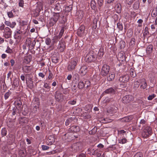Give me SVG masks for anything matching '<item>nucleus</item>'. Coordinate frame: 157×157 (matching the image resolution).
Wrapping results in <instances>:
<instances>
[{"label":"nucleus","mask_w":157,"mask_h":157,"mask_svg":"<svg viewBox=\"0 0 157 157\" xmlns=\"http://www.w3.org/2000/svg\"><path fill=\"white\" fill-rule=\"evenodd\" d=\"M117 110L118 108L116 106L112 105L107 108V111L109 114H113L116 113Z\"/></svg>","instance_id":"nucleus-7"},{"label":"nucleus","mask_w":157,"mask_h":157,"mask_svg":"<svg viewBox=\"0 0 157 157\" xmlns=\"http://www.w3.org/2000/svg\"><path fill=\"white\" fill-rule=\"evenodd\" d=\"M117 25V27L120 30H122L123 29V26L121 23L118 22Z\"/></svg>","instance_id":"nucleus-47"},{"label":"nucleus","mask_w":157,"mask_h":157,"mask_svg":"<svg viewBox=\"0 0 157 157\" xmlns=\"http://www.w3.org/2000/svg\"><path fill=\"white\" fill-rule=\"evenodd\" d=\"M95 59L94 56L92 55V53L88 52L87 53L85 56L84 60L86 62L89 63L93 61Z\"/></svg>","instance_id":"nucleus-3"},{"label":"nucleus","mask_w":157,"mask_h":157,"mask_svg":"<svg viewBox=\"0 0 157 157\" xmlns=\"http://www.w3.org/2000/svg\"><path fill=\"white\" fill-rule=\"evenodd\" d=\"M155 97V94H153L152 95H150L147 98V99L149 100H151L153 98H154Z\"/></svg>","instance_id":"nucleus-53"},{"label":"nucleus","mask_w":157,"mask_h":157,"mask_svg":"<svg viewBox=\"0 0 157 157\" xmlns=\"http://www.w3.org/2000/svg\"><path fill=\"white\" fill-rule=\"evenodd\" d=\"M41 147L42 149L44 151L47 150L49 148V147L44 145H42Z\"/></svg>","instance_id":"nucleus-56"},{"label":"nucleus","mask_w":157,"mask_h":157,"mask_svg":"<svg viewBox=\"0 0 157 157\" xmlns=\"http://www.w3.org/2000/svg\"><path fill=\"white\" fill-rule=\"evenodd\" d=\"M78 86L79 89H82L85 86V84L84 82L80 80L78 83Z\"/></svg>","instance_id":"nucleus-33"},{"label":"nucleus","mask_w":157,"mask_h":157,"mask_svg":"<svg viewBox=\"0 0 157 157\" xmlns=\"http://www.w3.org/2000/svg\"><path fill=\"white\" fill-rule=\"evenodd\" d=\"M22 35V32L19 30H16L14 32V37L17 42L20 41L21 39Z\"/></svg>","instance_id":"nucleus-5"},{"label":"nucleus","mask_w":157,"mask_h":157,"mask_svg":"<svg viewBox=\"0 0 157 157\" xmlns=\"http://www.w3.org/2000/svg\"><path fill=\"white\" fill-rule=\"evenodd\" d=\"M51 42V39L49 38H47L46 39L45 42L46 44L49 45Z\"/></svg>","instance_id":"nucleus-58"},{"label":"nucleus","mask_w":157,"mask_h":157,"mask_svg":"<svg viewBox=\"0 0 157 157\" xmlns=\"http://www.w3.org/2000/svg\"><path fill=\"white\" fill-rule=\"evenodd\" d=\"M10 92L9 90L4 95V97L5 100L9 98L10 95Z\"/></svg>","instance_id":"nucleus-44"},{"label":"nucleus","mask_w":157,"mask_h":157,"mask_svg":"<svg viewBox=\"0 0 157 157\" xmlns=\"http://www.w3.org/2000/svg\"><path fill=\"white\" fill-rule=\"evenodd\" d=\"M97 130V128L95 127L91 131H89V133L90 134H94L96 132Z\"/></svg>","instance_id":"nucleus-37"},{"label":"nucleus","mask_w":157,"mask_h":157,"mask_svg":"<svg viewBox=\"0 0 157 157\" xmlns=\"http://www.w3.org/2000/svg\"><path fill=\"white\" fill-rule=\"evenodd\" d=\"M49 74L48 75V77L47 78V79H48L49 80H52L53 77V75L52 73L50 71V70H49Z\"/></svg>","instance_id":"nucleus-50"},{"label":"nucleus","mask_w":157,"mask_h":157,"mask_svg":"<svg viewBox=\"0 0 157 157\" xmlns=\"http://www.w3.org/2000/svg\"><path fill=\"white\" fill-rule=\"evenodd\" d=\"M130 73L131 76L133 78L135 77L136 75V72H135V70L132 68H131L130 69Z\"/></svg>","instance_id":"nucleus-31"},{"label":"nucleus","mask_w":157,"mask_h":157,"mask_svg":"<svg viewBox=\"0 0 157 157\" xmlns=\"http://www.w3.org/2000/svg\"><path fill=\"white\" fill-rule=\"evenodd\" d=\"M64 31V27H62L59 35L56 36L58 39H60L62 37Z\"/></svg>","instance_id":"nucleus-25"},{"label":"nucleus","mask_w":157,"mask_h":157,"mask_svg":"<svg viewBox=\"0 0 157 157\" xmlns=\"http://www.w3.org/2000/svg\"><path fill=\"white\" fill-rule=\"evenodd\" d=\"M85 85H86V88H88L90 85V83L89 81L86 80L85 82Z\"/></svg>","instance_id":"nucleus-52"},{"label":"nucleus","mask_w":157,"mask_h":157,"mask_svg":"<svg viewBox=\"0 0 157 157\" xmlns=\"http://www.w3.org/2000/svg\"><path fill=\"white\" fill-rule=\"evenodd\" d=\"M85 30V26L83 25H81L78 28L77 31V34L79 36H82L84 35Z\"/></svg>","instance_id":"nucleus-12"},{"label":"nucleus","mask_w":157,"mask_h":157,"mask_svg":"<svg viewBox=\"0 0 157 157\" xmlns=\"http://www.w3.org/2000/svg\"><path fill=\"white\" fill-rule=\"evenodd\" d=\"M79 12V14H78V17L80 19L82 18L83 16V13L82 11H80Z\"/></svg>","instance_id":"nucleus-55"},{"label":"nucleus","mask_w":157,"mask_h":157,"mask_svg":"<svg viewBox=\"0 0 157 157\" xmlns=\"http://www.w3.org/2000/svg\"><path fill=\"white\" fill-rule=\"evenodd\" d=\"M32 68L30 66H25L22 67V70L23 72L26 73H29L31 72Z\"/></svg>","instance_id":"nucleus-16"},{"label":"nucleus","mask_w":157,"mask_h":157,"mask_svg":"<svg viewBox=\"0 0 157 157\" xmlns=\"http://www.w3.org/2000/svg\"><path fill=\"white\" fill-rule=\"evenodd\" d=\"M147 87V82H145L143 83L142 85L140 86V88L143 89H145Z\"/></svg>","instance_id":"nucleus-45"},{"label":"nucleus","mask_w":157,"mask_h":157,"mask_svg":"<svg viewBox=\"0 0 157 157\" xmlns=\"http://www.w3.org/2000/svg\"><path fill=\"white\" fill-rule=\"evenodd\" d=\"M153 50V46L152 44H149L146 48V52L147 53L150 54L151 53Z\"/></svg>","instance_id":"nucleus-23"},{"label":"nucleus","mask_w":157,"mask_h":157,"mask_svg":"<svg viewBox=\"0 0 157 157\" xmlns=\"http://www.w3.org/2000/svg\"><path fill=\"white\" fill-rule=\"evenodd\" d=\"M149 32L148 31V27H146L144 29V35H147L149 34Z\"/></svg>","instance_id":"nucleus-54"},{"label":"nucleus","mask_w":157,"mask_h":157,"mask_svg":"<svg viewBox=\"0 0 157 157\" xmlns=\"http://www.w3.org/2000/svg\"><path fill=\"white\" fill-rule=\"evenodd\" d=\"M151 16L153 17H155L157 16V8H154L153 9L151 13Z\"/></svg>","instance_id":"nucleus-34"},{"label":"nucleus","mask_w":157,"mask_h":157,"mask_svg":"<svg viewBox=\"0 0 157 157\" xmlns=\"http://www.w3.org/2000/svg\"><path fill=\"white\" fill-rule=\"evenodd\" d=\"M4 19L5 20V21L4 22V23H5V24L7 26H10V22L9 21H6L5 20V18L4 17H3Z\"/></svg>","instance_id":"nucleus-64"},{"label":"nucleus","mask_w":157,"mask_h":157,"mask_svg":"<svg viewBox=\"0 0 157 157\" xmlns=\"http://www.w3.org/2000/svg\"><path fill=\"white\" fill-rule=\"evenodd\" d=\"M19 6L20 7H23L24 5V2L23 0H19Z\"/></svg>","instance_id":"nucleus-46"},{"label":"nucleus","mask_w":157,"mask_h":157,"mask_svg":"<svg viewBox=\"0 0 157 157\" xmlns=\"http://www.w3.org/2000/svg\"><path fill=\"white\" fill-rule=\"evenodd\" d=\"M16 25V23L15 22L13 21L12 22V23H10V27L12 28H14Z\"/></svg>","instance_id":"nucleus-60"},{"label":"nucleus","mask_w":157,"mask_h":157,"mask_svg":"<svg viewBox=\"0 0 157 157\" xmlns=\"http://www.w3.org/2000/svg\"><path fill=\"white\" fill-rule=\"evenodd\" d=\"M111 121V120L108 118H99V122L102 123H109Z\"/></svg>","instance_id":"nucleus-19"},{"label":"nucleus","mask_w":157,"mask_h":157,"mask_svg":"<svg viewBox=\"0 0 157 157\" xmlns=\"http://www.w3.org/2000/svg\"><path fill=\"white\" fill-rule=\"evenodd\" d=\"M55 97L57 101H62L63 99V95L60 93L56 92L55 93Z\"/></svg>","instance_id":"nucleus-15"},{"label":"nucleus","mask_w":157,"mask_h":157,"mask_svg":"<svg viewBox=\"0 0 157 157\" xmlns=\"http://www.w3.org/2000/svg\"><path fill=\"white\" fill-rule=\"evenodd\" d=\"M55 140L53 136H49L46 141L47 144L48 145H51L52 144L55 142Z\"/></svg>","instance_id":"nucleus-14"},{"label":"nucleus","mask_w":157,"mask_h":157,"mask_svg":"<svg viewBox=\"0 0 157 157\" xmlns=\"http://www.w3.org/2000/svg\"><path fill=\"white\" fill-rule=\"evenodd\" d=\"M71 131L74 132H79L80 130L79 127L76 126H72L70 128Z\"/></svg>","instance_id":"nucleus-22"},{"label":"nucleus","mask_w":157,"mask_h":157,"mask_svg":"<svg viewBox=\"0 0 157 157\" xmlns=\"http://www.w3.org/2000/svg\"><path fill=\"white\" fill-rule=\"evenodd\" d=\"M55 10L59 11L60 10V8L59 6V4L58 3H57L55 6L54 8Z\"/></svg>","instance_id":"nucleus-51"},{"label":"nucleus","mask_w":157,"mask_h":157,"mask_svg":"<svg viewBox=\"0 0 157 157\" xmlns=\"http://www.w3.org/2000/svg\"><path fill=\"white\" fill-rule=\"evenodd\" d=\"M86 156V152H82V153H80L78 155L77 157H85Z\"/></svg>","instance_id":"nucleus-57"},{"label":"nucleus","mask_w":157,"mask_h":157,"mask_svg":"<svg viewBox=\"0 0 157 157\" xmlns=\"http://www.w3.org/2000/svg\"><path fill=\"white\" fill-rule=\"evenodd\" d=\"M18 85V82L17 81L15 80L14 81L13 84H12V86H14V87L17 86Z\"/></svg>","instance_id":"nucleus-62"},{"label":"nucleus","mask_w":157,"mask_h":157,"mask_svg":"<svg viewBox=\"0 0 157 157\" xmlns=\"http://www.w3.org/2000/svg\"><path fill=\"white\" fill-rule=\"evenodd\" d=\"M27 86L29 88L32 89L34 87V84L33 80L29 81L28 82H26Z\"/></svg>","instance_id":"nucleus-24"},{"label":"nucleus","mask_w":157,"mask_h":157,"mask_svg":"<svg viewBox=\"0 0 157 157\" xmlns=\"http://www.w3.org/2000/svg\"><path fill=\"white\" fill-rule=\"evenodd\" d=\"M3 33V35L7 39L11 36L12 31L8 27H6L5 28Z\"/></svg>","instance_id":"nucleus-10"},{"label":"nucleus","mask_w":157,"mask_h":157,"mask_svg":"<svg viewBox=\"0 0 157 157\" xmlns=\"http://www.w3.org/2000/svg\"><path fill=\"white\" fill-rule=\"evenodd\" d=\"M114 78L115 75L114 74H111L107 78V79L109 81H112L114 79Z\"/></svg>","instance_id":"nucleus-40"},{"label":"nucleus","mask_w":157,"mask_h":157,"mask_svg":"<svg viewBox=\"0 0 157 157\" xmlns=\"http://www.w3.org/2000/svg\"><path fill=\"white\" fill-rule=\"evenodd\" d=\"M5 52L6 53L9 54H11L13 52V50L8 47L7 48V49L6 50Z\"/></svg>","instance_id":"nucleus-49"},{"label":"nucleus","mask_w":157,"mask_h":157,"mask_svg":"<svg viewBox=\"0 0 157 157\" xmlns=\"http://www.w3.org/2000/svg\"><path fill=\"white\" fill-rule=\"evenodd\" d=\"M133 157H143V154L141 152H137Z\"/></svg>","instance_id":"nucleus-43"},{"label":"nucleus","mask_w":157,"mask_h":157,"mask_svg":"<svg viewBox=\"0 0 157 157\" xmlns=\"http://www.w3.org/2000/svg\"><path fill=\"white\" fill-rule=\"evenodd\" d=\"M19 155L22 157H24L25 155V151L23 150H20L19 151Z\"/></svg>","instance_id":"nucleus-42"},{"label":"nucleus","mask_w":157,"mask_h":157,"mask_svg":"<svg viewBox=\"0 0 157 157\" xmlns=\"http://www.w3.org/2000/svg\"><path fill=\"white\" fill-rule=\"evenodd\" d=\"M74 117H70L67 119L65 122V125L66 126L69 125L70 123H72L74 119ZM73 123L72 122V123Z\"/></svg>","instance_id":"nucleus-27"},{"label":"nucleus","mask_w":157,"mask_h":157,"mask_svg":"<svg viewBox=\"0 0 157 157\" xmlns=\"http://www.w3.org/2000/svg\"><path fill=\"white\" fill-rule=\"evenodd\" d=\"M77 65V62L76 61L72 60L68 64L67 67V69L68 71H71L74 70Z\"/></svg>","instance_id":"nucleus-8"},{"label":"nucleus","mask_w":157,"mask_h":157,"mask_svg":"<svg viewBox=\"0 0 157 157\" xmlns=\"http://www.w3.org/2000/svg\"><path fill=\"white\" fill-rule=\"evenodd\" d=\"M118 141L120 144H124L127 142V140L125 138H124L121 140H119Z\"/></svg>","instance_id":"nucleus-41"},{"label":"nucleus","mask_w":157,"mask_h":157,"mask_svg":"<svg viewBox=\"0 0 157 157\" xmlns=\"http://www.w3.org/2000/svg\"><path fill=\"white\" fill-rule=\"evenodd\" d=\"M117 58L118 60L120 61L123 62L125 60V56L123 52L119 53L117 55Z\"/></svg>","instance_id":"nucleus-17"},{"label":"nucleus","mask_w":157,"mask_h":157,"mask_svg":"<svg viewBox=\"0 0 157 157\" xmlns=\"http://www.w3.org/2000/svg\"><path fill=\"white\" fill-rule=\"evenodd\" d=\"M1 134L2 136H6L7 134V131L5 128H3L1 130Z\"/></svg>","instance_id":"nucleus-36"},{"label":"nucleus","mask_w":157,"mask_h":157,"mask_svg":"<svg viewBox=\"0 0 157 157\" xmlns=\"http://www.w3.org/2000/svg\"><path fill=\"white\" fill-rule=\"evenodd\" d=\"M35 41L34 40L30 44L29 46V47H30L31 48H33L35 44Z\"/></svg>","instance_id":"nucleus-61"},{"label":"nucleus","mask_w":157,"mask_h":157,"mask_svg":"<svg viewBox=\"0 0 157 157\" xmlns=\"http://www.w3.org/2000/svg\"><path fill=\"white\" fill-rule=\"evenodd\" d=\"M110 70V67L106 64L104 65L102 67L101 74L103 76H105L109 73Z\"/></svg>","instance_id":"nucleus-4"},{"label":"nucleus","mask_w":157,"mask_h":157,"mask_svg":"<svg viewBox=\"0 0 157 157\" xmlns=\"http://www.w3.org/2000/svg\"><path fill=\"white\" fill-rule=\"evenodd\" d=\"M59 16V13H54L52 18L50 20V23H51L52 25L55 24L58 20Z\"/></svg>","instance_id":"nucleus-9"},{"label":"nucleus","mask_w":157,"mask_h":157,"mask_svg":"<svg viewBox=\"0 0 157 157\" xmlns=\"http://www.w3.org/2000/svg\"><path fill=\"white\" fill-rule=\"evenodd\" d=\"M82 147V143L81 142H77L74 143L70 148V151L75 152L81 150Z\"/></svg>","instance_id":"nucleus-1"},{"label":"nucleus","mask_w":157,"mask_h":157,"mask_svg":"<svg viewBox=\"0 0 157 157\" xmlns=\"http://www.w3.org/2000/svg\"><path fill=\"white\" fill-rule=\"evenodd\" d=\"M26 82H28L31 80H33L32 75L30 74H27L25 75Z\"/></svg>","instance_id":"nucleus-30"},{"label":"nucleus","mask_w":157,"mask_h":157,"mask_svg":"<svg viewBox=\"0 0 157 157\" xmlns=\"http://www.w3.org/2000/svg\"><path fill=\"white\" fill-rule=\"evenodd\" d=\"M133 97L132 95H128L123 97L122 99V102L124 103H128L132 101Z\"/></svg>","instance_id":"nucleus-6"},{"label":"nucleus","mask_w":157,"mask_h":157,"mask_svg":"<svg viewBox=\"0 0 157 157\" xmlns=\"http://www.w3.org/2000/svg\"><path fill=\"white\" fill-rule=\"evenodd\" d=\"M98 22V19L95 18L94 19L93 24V28L96 29L97 28V23Z\"/></svg>","instance_id":"nucleus-35"},{"label":"nucleus","mask_w":157,"mask_h":157,"mask_svg":"<svg viewBox=\"0 0 157 157\" xmlns=\"http://www.w3.org/2000/svg\"><path fill=\"white\" fill-rule=\"evenodd\" d=\"M15 12L14 9H13L11 11L8 12H7V14L8 17L9 18H13L14 17V15L13 12Z\"/></svg>","instance_id":"nucleus-28"},{"label":"nucleus","mask_w":157,"mask_h":157,"mask_svg":"<svg viewBox=\"0 0 157 157\" xmlns=\"http://www.w3.org/2000/svg\"><path fill=\"white\" fill-rule=\"evenodd\" d=\"M87 69L86 66H82L80 69L79 73L82 75H85L87 72Z\"/></svg>","instance_id":"nucleus-18"},{"label":"nucleus","mask_w":157,"mask_h":157,"mask_svg":"<svg viewBox=\"0 0 157 157\" xmlns=\"http://www.w3.org/2000/svg\"><path fill=\"white\" fill-rule=\"evenodd\" d=\"M35 101H36V105H35L34 107V108H35L36 109H36L37 108H38L40 104V102L38 101V100L37 99H36Z\"/></svg>","instance_id":"nucleus-59"},{"label":"nucleus","mask_w":157,"mask_h":157,"mask_svg":"<svg viewBox=\"0 0 157 157\" xmlns=\"http://www.w3.org/2000/svg\"><path fill=\"white\" fill-rule=\"evenodd\" d=\"M129 79V76L128 75H124L121 76L119 79V81L121 83H126Z\"/></svg>","instance_id":"nucleus-11"},{"label":"nucleus","mask_w":157,"mask_h":157,"mask_svg":"<svg viewBox=\"0 0 157 157\" xmlns=\"http://www.w3.org/2000/svg\"><path fill=\"white\" fill-rule=\"evenodd\" d=\"M17 109V107H14L13 108L12 110L13 112L12 113V115H14L16 114V112Z\"/></svg>","instance_id":"nucleus-63"},{"label":"nucleus","mask_w":157,"mask_h":157,"mask_svg":"<svg viewBox=\"0 0 157 157\" xmlns=\"http://www.w3.org/2000/svg\"><path fill=\"white\" fill-rule=\"evenodd\" d=\"M76 103V99H74L72 100H70L68 101V104L71 105H74Z\"/></svg>","instance_id":"nucleus-48"},{"label":"nucleus","mask_w":157,"mask_h":157,"mask_svg":"<svg viewBox=\"0 0 157 157\" xmlns=\"http://www.w3.org/2000/svg\"><path fill=\"white\" fill-rule=\"evenodd\" d=\"M59 58V56L58 54H53L52 57V60L53 63H56L58 62Z\"/></svg>","instance_id":"nucleus-20"},{"label":"nucleus","mask_w":157,"mask_h":157,"mask_svg":"<svg viewBox=\"0 0 157 157\" xmlns=\"http://www.w3.org/2000/svg\"><path fill=\"white\" fill-rule=\"evenodd\" d=\"M132 120V118L130 116H127L122 118L121 120L122 121L128 122L131 121Z\"/></svg>","instance_id":"nucleus-29"},{"label":"nucleus","mask_w":157,"mask_h":157,"mask_svg":"<svg viewBox=\"0 0 157 157\" xmlns=\"http://www.w3.org/2000/svg\"><path fill=\"white\" fill-rule=\"evenodd\" d=\"M32 41L31 40V39L30 38H28L26 40L25 43L26 46H29Z\"/></svg>","instance_id":"nucleus-38"},{"label":"nucleus","mask_w":157,"mask_h":157,"mask_svg":"<svg viewBox=\"0 0 157 157\" xmlns=\"http://www.w3.org/2000/svg\"><path fill=\"white\" fill-rule=\"evenodd\" d=\"M58 47L60 49V51L62 52L64 51L65 48V43L62 41H60L59 42Z\"/></svg>","instance_id":"nucleus-21"},{"label":"nucleus","mask_w":157,"mask_h":157,"mask_svg":"<svg viewBox=\"0 0 157 157\" xmlns=\"http://www.w3.org/2000/svg\"><path fill=\"white\" fill-rule=\"evenodd\" d=\"M104 54V47H101L99 50V58H101Z\"/></svg>","instance_id":"nucleus-26"},{"label":"nucleus","mask_w":157,"mask_h":157,"mask_svg":"<svg viewBox=\"0 0 157 157\" xmlns=\"http://www.w3.org/2000/svg\"><path fill=\"white\" fill-rule=\"evenodd\" d=\"M116 10L118 13H120L121 11V6L120 4L117 3L115 6Z\"/></svg>","instance_id":"nucleus-32"},{"label":"nucleus","mask_w":157,"mask_h":157,"mask_svg":"<svg viewBox=\"0 0 157 157\" xmlns=\"http://www.w3.org/2000/svg\"><path fill=\"white\" fill-rule=\"evenodd\" d=\"M116 92L115 88L114 87H111L106 89L103 93H105L106 94H114Z\"/></svg>","instance_id":"nucleus-13"},{"label":"nucleus","mask_w":157,"mask_h":157,"mask_svg":"<svg viewBox=\"0 0 157 157\" xmlns=\"http://www.w3.org/2000/svg\"><path fill=\"white\" fill-rule=\"evenodd\" d=\"M152 134L151 128L149 126H147L143 130L142 132V136L144 138H147Z\"/></svg>","instance_id":"nucleus-2"},{"label":"nucleus","mask_w":157,"mask_h":157,"mask_svg":"<svg viewBox=\"0 0 157 157\" xmlns=\"http://www.w3.org/2000/svg\"><path fill=\"white\" fill-rule=\"evenodd\" d=\"M139 83L138 81H136L135 82L134 86L133 88L135 90H136L139 87Z\"/></svg>","instance_id":"nucleus-39"}]
</instances>
